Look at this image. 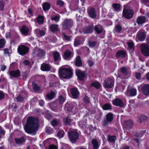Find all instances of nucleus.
I'll return each mask as SVG.
<instances>
[{"mask_svg": "<svg viewBox=\"0 0 149 149\" xmlns=\"http://www.w3.org/2000/svg\"><path fill=\"white\" fill-rule=\"evenodd\" d=\"M134 12L131 8L128 6H126L124 7L123 14L124 17L127 19H130L133 16Z\"/></svg>", "mask_w": 149, "mask_h": 149, "instance_id": "nucleus-3", "label": "nucleus"}, {"mask_svg": "<svg viewBox=\"0 0 149 149\" xmlns=\"http://www.w3.org/2000/svg\"><path fill=\"white\" fill-rule=\"evenodd\" d=\"M106 120L109 122H111L113 120V115L112 113H109L107 115Z\"/></svg>", "mask_w": 149, "mask_h": 149, "instance_id": "nucleus-40", "label": "nucleus"}, {"mask_svg": "<svg viewBox=\"0 0 149 149\" xmlns=\"http://www.w3.org/2000/svg\"><path fill=\"white\" fill-rule=\"evenodd\" d=\"M38 120L33 117L29 116L27 119L24 129L26 132L32 135L36 134L38 128Z\"/></svg>", "mask_w": 149, "mask_h": 149, "instance_id": "nucleus-1", "label": "nucleus"}, {"mask_svg": "<svg viewBox=\"0 0 149 149\" xmlns=\"http://www.w3.org/2000/svg\"><path fill=\"white\" fill-rule=\"evenodd\" d=\"M114 80L110 78H108L104 81V86L106 88H111L114 85Z\"/></svg>", "mask_w": 149, "mask_h": 149, "instance_id": "nucleus-8", "label": "nucleus"}, {"mask_svg": "<svg viewBox=\"0 0 149 149\" xmlns=\"http://www.w3.org/2000/svg\"><path fill=\"white\" fill-rule=\"evenodd\" d=\"M120 71L122 74L125 77L130 76V71L124 67L120 68Z\"/></svg>", "mask_w": 149, "mask_h": 149, "instance_id": "nucleus-22", "label": "nucleus"}, {"mask_svg": "<svg viewBox=\"0 0 149 149\" xmlns=\"http://www.w3.org/2000/svg\"><path fill=\"white\" fill-rule=\"evenodd\" d=\"M60 16L59 15H56L51 18L52 20H54L56 22H58L59 21Z\"/></svg>", "mask_w": 149, "mask_h": 149, "instance_id": "nucleus-49", "label": "nucleus"}, {"mask_svg": "<svg viewBox=\"0 0 149 149\" xmlns=\"http://www.w3.org/2000/svg\"><path fill=\"white\" fill-rule=\"evenodd\" d=\"M43 9L44 10H48L50 8V5L49 3L47 2L44 3L43 5Z\"/></svg>", "mask_w": 149, "mask_h": 149, "instance_id": "nucleus-38", "label": "nucleus"}, {"mask_svg": "<svg viewBox=\"0 0 149 149\" xmlns=\"http://www.w3.org/2000/svg\"><path fill=\"white\" fill-rule=\"evenodd\" d=\"M50 68L49 65L45 63H43L41 65V69L43 71H49L50 70Z\"/></svg>", "mask_w": 149, "mask_h": 149, "instance_id": "nucleus-23", "label": "nucleus"}, {"mask_svg": "<svg viewBox=\"0 0 149 149\" xmlns=\"http://www.w3.org/2000/svg\"><path fill=\"white\" fill-rule=\"evenodd\" d=\"M127 94L126 95L130 96H134L136 95L137 90L134 88H127L126 91Z\"/></svg>", "mask_w": 149, "mask_h": 149, "instance_id": "nucleus-16", "label": "nucleus"}, {"mask_svg": "<svg viewBox=\"0 0 149 149\" xmlns=\"http://www.w3.org/2000/svg\"><path fill=\"white\" fill-rule=\"evenodd\" d=\"M76 65L78 67H80L82 65V63L81 58L79 56H78L76 58Z\"/></svg>", "mask_w": 149, "mask_h": 149, "instance_id": "nucleus-35", "label": "nucleus"}, {"mask_svg": "<svg viewBox=\"0 0 149 149\" xmlns=\"http://www.w3.org/2000/svg\"><path fill=\"white\" fill-rule=\"evenodd\" d=\"M46 131L49 134H51L53 133V130L51 127H47L46 128Z\"/></svg>", "mask_w": 149, "mask_h": 149, "instance_id": "nucleus-48", "label": "nucleus"}, {"mask_svg": "<svg viewBox=\"0 0 149 149\" xmlns=\"http://www.w3.org/2000/svg\"><path fill=\"white\" fill-rule=\"evenodd\" d=\"M83 38L82 37L78 36L74 39V45L75 47H76L83 44Z\"/></svg>", "mask_w": 149, "mask_h": 149, "instance_id": "nucleus-12", "label": "nucleus"}, {"mask_svg": "<svg viewBox=\"0 0 149 149\" xmlns=\"http://www.w3.org/2000/svg\"><path fill=\"white\" fill-rule=\"evenodd\" d=\"M89 46L90 47H93L97 44V42L95 41H92L89 40L88 42Z\"/></svg>", "mask_w": 149, "mask_h": 149, "instance_id": "nucleus-44", "label": "nucleus"}, {"mask_svg": "<svg viewBox=\"0 0 149 149\" xmlns=\"http://www.w3.org/2000/svg\"><path fill=\"white\" fill-rule=\"evenodd\" d=\"M37 20L39 24H42L44 21V17L41 15H39L37 17Z\"/></svg>", "mask_w": 149, "mask_h": 149, "instance_id": "nucleus-32", "label": "nucleus"}, {"mask_svg": "<svg viewBox=\"0 0 149 149\" xmlns=\"http://www.w3.org/2000/svg\"><path fill=\"white\" fill-rule=\"evenodd\" d=\"M126 123L129 127H130L133 125V122L131 120H129L128 121H126Z\"/></svg>", "mask_w": 149, "mask_h": 149, "instance_id": "nucleus-58", "label": "nucleus"}, {"mask_svg": "<svg viewBox=\"0 0 149 149\" xmlns=\"http://www.w3.org/2000/svg\"><path fill=\"white\" fill-rule=\"evenodd\" d=\"M49 149H57V148L56 146L52 145L49 147Z\"/></svg>", "mask_w": 149, "mask_h": 149, "instance_id": "nucleus-64", "label": "nucleus"}, {"mask_svg": "<svg viewBox=\"0 0 149 149\" xmlns=\"http://www.w3.org/2000/svg\"><path fill=\"white\" fill-rule=\"evenodd\" d=\"M136 37L140 41H144L146 37V34L144 32L139 31L137 34Z\"/></svg>", "mask_w": 149, "mask_h": 149, "instance_id": "nucleus-18", "label": "nucleus"}, {"mask_svg": "<svg viewBox=\"0 0 149 149\" xmlns=\"http://www.w3.org/2000/svg\"><path fill=\"white\" fill-rule=\"evenodd\" d=\"M112 104L114 105L121 107H123L124 106V104L122 101L118 98H115L113 100Z\"/></svg>", "mask_w": 149, "mask_h": 149, "instance_id": "nucleus-17", "label": "nucleus"}, {"mask_svg": "<svg viewBox=\"0 0 149 149\" xmlns=\"http://www.w3.org/2000/svg\"><path fill=\"white\" fill-rule=\"evenodd\" d=\"M58 124L57 121L55 120H53L51 122L52 125L53 126H56Z\"/></svg>", "mask_w": 149, "mask_h": 149, "instance_id": "nucleus-61", "label": "nucleus"}, {"mask_svg": "<svg viewBox=\"0 0 149 149\" xmlns=\"http://www.w3.org/2000/svg\"><path fill=\"white\" fill-rule=\"evenodd\" d=\"M5 6V3L3 0H0V10H4V8Z\"/></svg>", "mask_w": 149, "mask_h": 149, "instance_id": "nucleus-53", "label": "nucleus"}, {"mask_svg": "<svg viewBox=\"0 0 149 149\" xmlns=\"http://www.w3.org/2000/svg\"><path fill=\"white\" fill-rule=\"evenodd\" d=\"M112 7L115 11H119L120 9V5L119 4L114 3L112 5Z\"/></svg>", "mask_w": 149, "mask_h": 149, "instance_id": "nucleus-34", "label": "nucleus"}, {"mask_svg": "<svg viewBox=\"0 0 149 149\" xmlns=\"http://www.w3.org/2000/svg\"><path fill=\"white\" fill-rule=\"evenodd\" d=\"M93 28L92 26H88L85 27L83 29L84 33H90L93 31Z\"/></svg>", "mask_w": 149, "mask_h": 149, "instance_id": "nucleus-28", "label": "nucleus"}, {"mask_svg": "<svg viewBox=\"0 0 149 149\" xmlns=\"http://www.w3.org/2000/svg\"><path fill=\"white\" fill-rule=\"evenodd\" d=\"M69 139L72 143L76 142L77 140L78 139L79 134L78 133L74 130H71L68 132Z\"/></svg>", "mask_w": 149, "mask_h": 149, "instance_id": "nucleus-4", "label": "nucleus"}, {"mask_svg": "<svg viewBox=\"0 0 149 149\" xmlns=\"http://www.w3.org/2000/svg\"><path fill=\"white\" fill-rule=\"evenodd\" d=\"M59 74L60 76L65 79H70L72 75V72L70 68H66L63 67L60 68Z\"/></svg>", "mask_w": 149, "mask_h": 149, "instance_id": "nucleus-2", "label": "nucleus"}, {"mask_svg": "<svg viewBox=\"0 0 149 149\" xmlns=\"http://www.w3.org/2000/svg\"><path fill=\"white\" fill-rule=\"evenodd\" d=\"M65 109L67 111L70 112L72 111V107L71 105H69L68 103H67L65 104Z\"/></svg>", "mask_w": 149, "mask_h": 149, "instance_id": "nucleus-46", "label": "nucleus"}, {"mask_svg": "<svg viewBox=\"0 0 149 149\" xmlns=\"http://www.w3.org/2000/svg\"><path fill=\"white\" fill-rule=\"evenodd\" d=\"M141 90L144 95L146 96L149 95V84H146L142 86Z\"/></svg>", "mask_w": 149, "mask_h": 149, "instance_id": "nucleus-15", "label": "nucleus"}, {"mask_svg": "<svg viewBox=\"0 0 149 149\" xmlns=\"http://www.w3.org/2000/svg\"><path fill=\"white\" fill-rule=\"evenodd\" d=\"M72 120L70 117L69 116H67L63 120V122L66 125H70L71 122Z\"/></svg>", "mask_w": 149, "mask_h": 149, "instance_id": "nucleus-36", "label": "nucleus"}, {"mask_svg": "<svg viewBox=\"0 0 149 149\" xmlns=\"http://www.w3.org/2000/svg\"><path fill=\"white\" fill-rule=\"evenodd\" d=\"M84 102L87 103L89 102V98L86 95H85L84 97Z\"/></svg>", "mask_w": 149, "mask_h": 149, "instance_id": "nucleus-60", "label": "nucleus"}, {"mask_svg": "<svg viewBox=\"0 0 149 149\" xmlns=\"http://www.w3.org/2000/svg\"><path fill=\"white\" fill-rule=\"evenodd\" d=\"M108 121L107 120H104L102 122V125L104 126H106L108 125Z\"/></svg>", "mask_w": 149, "mask_h": 149, "instance_id": "nucleus-63", "label": "nucleus"}, {"mask_svg": "<svg viewBox=\"0 0 149 149\" xmlns=\"http://www.w3.org/2000/svg\"><path fill=\"white\" fill-rule=\"evenodd\" d=\"M92 143L94 149H98V148L100 145L96 140L93 139L92 141Z\"/></svg>", "mask_w": 149, "mask_h": 149, "instance_id": "nucleus-31", "label": "nucleus"}, {"mask_svg": "<svg viewBox=\"0 0 149 149\" xmlns=\"http://www.w3.org/2000/svg\"><path fill=\"white\" fill-rule=\"evenodd\" d=\"M91 85L97 89L99 88L100 86V83L97 82H94L93 83H92Z\"/></svg>", "mask_w": 149, "mask_h": 149, "instance_id": "nucleus-51", "label": "nucleus"}, {"mask_svg": "<svg viewBox=\"0 0 149 149\" xmlns=\"http://www.w3.org/2000/svg\"><path fill=\"white\" fill-rule=\"evenodd\" d=\"M9 75L10 77H18L20 74V72L19 70H12L10 71Z\"/></svg>", "mask_w": 149, "mask_h": 149, "instance_id": "nucleus-19", "label": "nucleus"}, {"mask_svg": "<svg viewBox=\"0 0 149 149\" xmlns=\"http://www.w3.org/2000/svg\"><path fill=\"white\" fill-rule=\"evenodd\" d=\"M29 51L28 47L24 45H22L19 46L17 48V52L21 55H24L26 54Z\"/></svg>", "mask_w": 149, "mask_h": 149, "instance_id": "nucleus-6", "label": "nucleus"}, {"mask_svg": "<svg viewBox=\"0 0 149 149\" xmlns=\"http://www.w3.org/2000/svg\"><path fill=\"white\" fill-rule=\"evenodd\" d=\"M127 44L130 48H133L134 44L133 42L130 41L127 42Z\"/></svg>", "mask_w": 149, "mask_h": 149, "instance_id": "nucleus-57", "label": "nucleus"}, {"mask_svg": "<svg viewBox=\"0 0 149 149\" xmlns=\"http://www.w3.org/2000/svg\"><path fill=\"white\" fill-rule=\"evenodd\" d=\"M61 108L62 105L56 102L52 103L51 106L52 110L56 112L60 111L61 110Z\"/></svg>", "mask_w": 149, "mask_h": 149, "instance_id": "nucleus-10", "label": "nucleus"}, {"mask_svg": "<svg viewBox=\"0 0 149 149\" xmlns=\"http://www.w3.org/2000/svg\"><path fill=\"white\" fill-rule=\"evenodd\" d=\"M116 140V137L115 136H109L108 137V141L111 143H114Z\"/></svg>", "mask_w": 149, "mask_h": 149, "instance_id": "nucleus-33", "label": "nucleus"}, {"mask_svg": "<svg viewBox=\"0 0 149 149\" xmlns=\"http://www.w3.org/2000/svg\"><path fill=\"white\" fill-rule=\"evenodd\" d=\"M15 140L16 143L19 146L23 145L26 141L23 137H21L19 138H16L15 139Z\"/></svg>", "mask_w": 149, "mask_h": 149, "instance_id": "nucleus-20", "label": "nucleus"}, {"mask_svg": "<svg viewBox=\"0 0 149 149\" xmlns=\"http://www.w3.org/2000/svg\"><path fill=\"white\" fill-rule=\"evenodd\" d=\"M102 108L104 110H110L112 109V106L111 104L106 103L103 105Z\"/></svg>", "mask_w": 149, "mask_h": 149, "instance_id": "nucleus-37", "label": "nucleus"}, {"mask_svg": "<svg viewBox=\"0 0 149 149\" xmlns=\"http://www.w3.org/2000/svg\"><path fill=\"white\" fill-rule=\"evenodd\" d=\"M6 43V41L3 39H0V49L3 47Z\"/></svg>", "mask_w": 149, "mask_h": 149, "instance_id": "nucleus-50", "label": "nucleus"}, {"mask_svg": "<svg viewBox=\"0 0 149 149\" xmlns=\"http://www.w3.org/2000/svg\"><path fill=\"white\" fill-rule=\"evenodd\" d=\"M62 37L64 40H65L67 41H71L70 37L66 35L65 33H63L62 35Z\"/></svg>", "mask_w": 149, "mask_h": 149, "instance_id": "nucleus-52", "label": "nucleus"}, {"mask_svg": "<svg viewBox=\"0 0 149 149\" xmlns=\"http://www.w3.org/2000/svg\"><path fill=\"white\" fill-rule=\"evenodd\" d=\"M32 54H33L34 56L41 58L45 56V52L42 49H37L33 51Z\"/></svg>", "mask_w": 149, "mask_h": 149, "instance_id": "nucleus-7", "label": "nucleus"}, {"mask_svg": "<svg viewBox=\"0 0 149 149\" xmlns=\"http://www.w3.org/2000/svg\"><path fill=\"white\" fill-rule=\"evenodd\" d=\"M24 100V98L21 96H18L16 98L17 101L19 102H22Z\"/></svg>", "mask_w": 149, "mask_h": 149, "instance_id": "nucleus-55", "label": "nucleus"}, {"mask_svg": "<svg viewBox=\"0 0 149 149\" xmlns=\"http://www.w3.org/2000/svg\"><path fill=\"white\" fill-rule=\"evenodd\" d=\"M49 28L51 31L53 33L59 30L58 25L57 24H52L50 25Z\"/></svg>", "mask_w": 149, "mask_h": 149, "instance_id": "nucleus-21", "label": "nucleus"}, {"mask_svg": "<svg viewBox=\"0 0 149 149\" xmlns=\"http://www.w3.org/2000/svg\"><path fill=\"white\" fill-rule=\"evenodd\" d=\"M103 30L102 27L101 25H96L94 27V30L97 34L100 33L103 31Z\"/></svg>", "mask_w": 149, "mask_h": 149, "instance_id": "nucleus-26", "label": "nucleus"}, {"mask_svg": "<svg viewBox=\"0 0 149 149\" xmlns=\"http://www.w3.org/2000/svg\"><path fill=\"white\" fill-rule=\"evenodd\" d=\"M65 132L62 130H60L57 133L58 136L60 138H62L64 136Z\"/></svg>", "mask_w": 149, "mask_h": 149, "instance_id": "nucleus-47", "label": "nucleus"}, {"mask_svg": "<svg viewBox=\"0 0 149 149\" xmlns=\"http://www.w3.org/2000/svg\"><path fill=\"white\" fill-rule=\"evenodd\" d=\"M72 97L75 99L79 97V92L77 88H73L70 89Z\"/></svg>", "mask_w": 149, "mask_h": 149, "instance_id": "nucleus-13", "label": "nucleus"}, {"mask_svg": "<svg viewBox=\"0 0 149 149\" xmlns=\"http://www.w3.org/2000/svg\"><path fill=\"white\" fill-rule=\"evenodd\" d=\"M87 62H88V63L89 66L90 67L92 66L93 65V61L91 60V59L89 60Z\"/></svg>", "mask_w": 149, "mask_h": 149, "instance_id": "nucleus-62", "label": "nucleus"}, {"mask_svg": "<svg viewBox=\"0 0 149 149\" xmlns=\"http://www.w3.org/2000/svg\"><path fill=\"white\" fill-rule=\"evenodd\" d=\"M122 27L120 25H116L113 30L114 32H116L117 33L120 32L122 30Z\"/></svg>", "mask_w": 149, "mask_h": 149, "instance_id": "nucleus-42", "label": "nucleus"}, {"mask_svg": "<svg viewBox=\"0 0 149 149\" xmlns=\"http://www.w3.org/2000/svg\"><path fill=\"white\" fill-rule=\"evenodd\" d=\"M32 87L34 90L37 91L39 90V88L38 86L34 82L32 83Z\"/></svg>", "mask_w": 149, "mask_h": 149, "instance_id": "nucleus-54", "label": "nucleus"}, {"mask_svg": "<svg viewBox=\"0 0 149 149\" xmlns=\"http://www.w3.org/2000/svg\"><path fill=\"white\" fill-rule=\"evenodd\" d=\"M141 51L145 56H149V46L146 44H142L141 46Z\"/></svg>", "mask_w": 149, "mask_h": 149, "instance_id": "nucleus-9", "label": "nucleus"}, {"mask_svg": "<svg viewBox=\"0 0 149 149\" xmlns=\"http://www.w3.org/2000/svg\"><path fill=\"white\" fill-rule=\"evenodd\" d=\"M61 24L64 29H69L72 26L73 22L71 19H66L62 22Z\"/></svg>", "mask_w": 149, "mask_h": 149, "instance_id": "nucleus-5", "label": "nucleus"}, {"mask_svg": "<svg viewBox=\"0 0 149 149\" xmlns=\"http://www.w3.org/2000/svg\"><path fill=\"white\" fill-rule=\"evenodd\" d=\"M29 29L26 26H22L21 29V31L23 34L26 35L29 32Z\"/></svg>", "mask_w": 149, "mask_h": 149, "instance_id": "nucleus-29", "label": "nucleus"}, {"mask_svg": "<svg viewBox=\"0 0 149 149\" xmlns=\"http://www.w3.org/2000/svg\"><path fill=\"white\" fill-rule=\"evenodd\" d=\"M49 111H47L46 114L45 115V117L47 118V119L49 120L52 117L51 114L49 112Z\"/></svg>", "mask_w": 149, "mask_h": 149, "instance_id": "nucleus-56", "label": "nucleus"}, {"mask_svg": "<svg viewBox=\"0 0 149 149\" xmlns=\"http://www.w3.org/2000/svg\"><path fill=\"white\" fill-rule=\"evenodd\" d=\"M35 33L39 37H42L45 34V32L44 31L38 29H36L35 30Z\"/></svg>", "mask_w": 149, "mask_h": 149, "instance_id": "nucleus-25", "label": "nucleus"}, {"mask_svg": "<svg viewBox=\"0 0 149 149\" xmlns=\"http://www.w3.org/2000/svg\"><path fill=\"white\" fill-rule=\"evenodd\" d=\"M73 52L69 50H66L64 53L63 58L65 60H70L73 56Z\"/></svg>", "mask_w": 149, "mask_h": 149, "instance_id": "nucleus-11", "label": "nucleus"}, {"mask_svg": "<svg viewBox=\"0 0 149 149\" xmlns=\"http://www.w3.org/2000/svg\"><path fill=\"white\" fill-rule=\"evenodd\" d=\"M53 56L55 61H57L60 60V56L58 52H55L53 53Z\"/></svg>", "mask_w": 149, "mask_h": 149, "instance_id": "nucleus-39", "label": "nucleus"}, {"mask_svg": "<svg viewBox=\"0 0 149 149\" xmlns=\"http://www.w3.org/2000/svg\"><path fill=\"white\" fill-rule=\"evenodd\" d=\"M58 100L61 104H63L65 102V99L62 95H60L58 97Z\"/></svg>", "mask_w": 149, "mask_h": 149, "instance_id": "nucleus-45", "label": "nucleus"}, {"mask_svg": "<svg viewBox=\"0 0 149 149\" xmlns=\"http://www.w3.org/2000/svg\"><path fill=\"white\" fill-rule=\"evenodd\" d=\"M57 4L61 7L63 5L64 3L63 1L61 0H58L57 1Z\"/></svg>", "mask_w": 149, "mask_h": 149, "instance_id": "nucleus-59", "label": "nucleus"}, {"mask_svg": "<svg viewBox=\"0 0 149 149\" xmlns=\"http://www.w3.org/2000/svg\"><path fill=\"white\" fill-rule=\"evenodd\" d=\"M126 56L125 52L123 51H120L117 52L116 56L118 58H124Z\"/></svg>", "mask_w": 149, "mask_h": 149, "instance_id": "nucleus-30", "label": "nucleus"}, {"mask_svg": "<svg viewBox=\"0 0 149 149\" xmlns=\"http://www.w3.org/2000/svg\"><path fill=\"white\" fill-rule=\"evenodd\" d=\"M54 93L53 92H52L48 94L47 95V97L48 99L51 100L54 98Z\"/></svg>", "mask_w": 149, "mask_h": 149, "instance_id": "nucleus-43", "label": "nucleus"}, {"mask_svg": "<svg viewBox=\"0 0 149 149\" xmlns=\"http://www.w3.org/2000/svg\"><path fill=\"white\" fill-rule=\"evenodd\" d=\"M88 13L89 16L92 18H95L96 17L95 10L93 8H91L88 11Z\"/></svg>", "mask_w": 149, "mask_h": 149, "instance_id": "nucleus-24", "label": "nucleus"}, {"mask_svg": "<svg viewBox=\"0 0 149 149\" xmlns=\"http://www.w3.org/2000/svg\"><path fill=\"white\" fill-rule=\"evenodd\" d=\"M147 118L148 117L147 116L144 115H142L139 117L138 121L141 123H142L143 121L146 120Z\"/></svg>", "mask_w": 149, "mask_h": 149, "instance_id": "nucleus-41", "label": "nucleus"}, {"mask_svg": "<svg viewBox=\"0 0 149 149\" xmlns=\"http://www.w3.org/2000/svg\"><path fill=\"white\" fill-rule=\"evenodd\" d=\"M146 19L144 16H140L138 17L137 19V22L139 24H142L146 21Z\"/></svg>", "mask_w": 149, "mask_h": 149, "instance_id": "nucleus-27", "label": "nucleus"}, {"mask_svg": "<svg viewBox=\"0 0 149 149\" xmlns=\"http://www.w3.org/2000/svg\"><path fill=\"white\" fill-rule=\"evenodd\" d=\"M76 75L78 78L80 80L83 81L86 76V74L84 72H82L79 70H77L76 71Z\"/></svg>", "mask_w": 149, "mask_h": 149, "instance_id": "nucleus-14", "label": "nucleus"}]
</instances>
